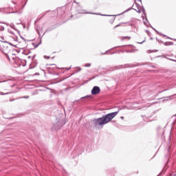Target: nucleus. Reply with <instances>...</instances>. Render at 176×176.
I'll return each mask as SVG.
<instances>
[{"label": "nucleus", "mask_w": 176, "mask_h": 176, "mask_svg": "<svg viewBox=\"0 0 176 176\" xmlns=\"http://www.w3.org/2000/svg\"><path fill=\"white\" fill-rule=\"evenodd\" d=\"M118 113H119V111L108 113L101 118L94 120V123L95 126H104V124L109 123V122H111V120H112Z\"/></svg>", "instance_id": "nucleus-1"}, {"label": "nucleus", "mask_w": 176, "mask_h": 176, "mask_svg": "<svg viewBox=\"0 0 176 176\" xmlns=\"http://www.w3.org/2000/svg\"><path fill=\"white\" fill-rule=\"evenodd\" d=\"M0 50L3 54H8L9 52H10V49L8 47V44L5 43H1L0 44Z\"/></svg>", "instance_id": "nucleus-2"}, {"label": "nucleus", "mask_w": 176, "mask_h": 176, "mask_svg": "<svg viewBox=\"0 0 176 176\" xmlns=\"http://www.w3.org/2000/svg\"><path fill=\"white\" fill-rule=\"evenodd\" d=\"M63 124H65V123L63 120H58L56 123L54 124L52 129H54V130H60V129L63 127Z\"/></svg>", "instance_id": "nucleus-3"}, {"label": "nucleus", "mask_w": 176, "mask_h": 176, "mask_svg": "<svg viewBox=\"0 0 176 176\" xmlns=\"http://www.w3.org/2000/svg\"><path fill=\"white\" fill-rule=\"evenodd\" d=\"M100 91V87L95 86L91 90V94H93V96H96V94H99Z\"/></svg>", "instance_id": "nucleus-4"}, {"label": "nucleus", "mask_w": 176, "mask_h": 176, "mask_svg": "<svg viewBox=\"0 0 176 176\" xmlns=\"http://www.w3.org/2000/svg\"><path fill=\"white\" fill-rule=\"evenodd\" d=\"M124 39H127L128 41H129V39H131V38L130 36H124L121 38V40L124 41Z\"/></svg>", "instance_id": "nucleus-5"}, {"label": "nucleus", "mask_w": 176, "mask_h": 176, "mask_svg": "<svg viewBox=\"0 0 176 176\" xmlns=\"http://www.w3.org/2000/svg\"><path fill=\"white\" fill-rule=\"evenodd\" d=\"M3 30H5V28L0 25V31H3Z\"/></svg>", "instance_id": "nucleus-6"}, {"label": "nucleus", "mask_w": 176, "mask_h": 176, "mask_svg": "<svg viewBox=\"0 0 176 176\" xmlns=\"http://www.w3.org/2000/svg\"><path fill=\"white\" fill-rule=\"evenodd\" d=\"M90 63H86L85 65V67H90Z\"/></svg>", "instance_id": "nucleus-7"}, {"label": "nucleus", "mask_w": 176, "mask_h": 176, "mask_svg": "<svg viewBox=\"0 0 176 176\" xmlns=\"http://www.w3.org/2000/svg\"><path fill=\"white\" fill-rule=\"evenodd\" d=\"M44 58H47V60H49V58H50V56H44Z\"/></svg>", "instance_id": "nucleus-8"}, {"label": "nucleus", "mask_w": 176, "mask_h": 176, "mask_svg": "<svg viewBox=\"0 0 176 176\" xmlns=\"http://www.w3.org/2000/svg\"><path fill=\"white\" fill-rule=\"evenodd\" d=\"M144 42H145V41H143L142 42L139 43L142 44V43H144Z\"/></svg>", "instance_id": "nucleus-9"}, {"label": "nucleus", "mask_w": 176, "mask_h": 176, "mask_svg": "<svg viewBox=\"0 0 176 176\" xmlns=\"http://www.w3.org/2000/svg\"><path fill=\"white\" fill-rule=\"evenodd\" d=\"M138 13H141V11L139 10L138 11Z\"/></svg>", "instance_id": "nucleus-10"}, {"label": "nucleus", "mask_w": 176, "mask_h": 176, "mask_svg": "<svg viewBox=\"0 0 176 176\" xmlns=\"http://www.w3.org/2000/svg\"><path fill=\"white\" fill-rule=\"evenodd\" d=\"M29 98V96L24 97V98Z\"/></svg>", "instance_id": "nucleus-11"}, {"label": "nucleus", "mask_w": 176, "mask_h": 176, "mask_svg": "<svg viewBox=\"0 0 176 176\" xmlns=\"http://www.w3.org/2000/svg\"><path fill=\"white\" fill-rule=\"evenodd\" d=\"M120 118H121V119H122V120L124 119V118H123V117H120Z\"/></svg>", "instance_id": "nucleus-12"}, {"label": "nucleus", "mask_w": 176, "mask_h": 176, "mask_svg": "<svg viewBox=\"0 0 176 176\" xmlns=\"http://www.w3.org/2000/svg\"><path fill=\"white\" fill-rule=\"evenodd\" d=\"M143 12L145 13V10H143Z\"/></svg>", "instance_id": "nucleus-13"}, {"label": "nucleus", "mask_w": 176, "mask_h": 176, "mask_svg": "<svg viewBox=\"0 0 176 176\" xmlns=\"http://www.w3.org/2000/svg\"><path fill=\"white\" fill-rule=\"evenodd\" d=\"M118 27V25L117 26H116L115 28H116Z\"/></svg>", "instance_id": "nucleus-14"}, {"label": "nucleus", "mask_w": 176, "mask_h": 176, "mask_svg": "<svg viewBox=\"0 0 176 176\" xmlns=\"http://www.w3.org/2000/svg\"><path fill=\"white\" fill-rule=\"evenodd\" d=\"M175 175H176V174Z\"/></svg>", "instance_id": "nucleus-15"}]
</instances>
